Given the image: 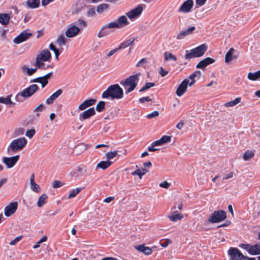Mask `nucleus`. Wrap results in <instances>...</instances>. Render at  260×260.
Masks as SVG:
<instances>
[{"label": "nucleus", "mask_w": 260, "mask_h": 260, "mask_svg": "<svg viewBox=\"0 0 260 260\" xmlns=\"http://www.w3.org/2000/svg\"><path fill=\"white\" fill-rule=\"evenodd\" d=\"M226 217V213L223 210L214 211L208 218L211 223H217L224 220Z\"/></svg>", "instance_id": "obj_6"}, {"label": "nucleus", "mask_w": 260, "mask_h": 260, "mask_svg": "<svg viewBox=\"0 0 260 260\" xmlns=\"http://www.w3.org/2000/svg\"><path fill=\"white\" fill-rule=\"evenodd\" d=\"M10 16L6 13L0 14V23L3 25H7L10 21Z\"/></svg>", "instance_id": "obj_27"}, {"label": "nucleus", "mask_w": 260, "mask_h": 260, "mask_svg": "<svg viewBox=\"0 0 260 260\" xmlns=\"http://www.w3.org/2000/svg\"><path fill=\"white\" fill-rule=\"evenodd\" d=\"M95 114L94 108H90L79 114V119L80 121L89 118Z\"/></svg>", "instance_id": "obj_17"}, {"label": "nucleus", "mask_w": 260, "mask_h": 260, "mask_svg": "<svg viewBox=\"0 0 260 260\" xmlns=\"http://www.w3.org/2000/svg\"><path fill=\"white\" fill-rule=\"evenodd\" d=\"M159 115V112L157 111H154L151 113L147 114V118L151 119Z\"/></svg>", "instance_id": "obj_53"}, {"label": "nucleus", "mask_w": 260, "mask_h": 260, "mask_svg": "<svg viewBox=\"0 0 260 260\" xmlns=\"http://www.w3.org/2000/svg\"><path fill=\"white\" fill-rule=\"evenodd\" d=\"M21 71L23 74H26L28 76H31L34 74L37 71V68H29L26 66H23L21 67Z\"/></svg>", "instance_id": "obj_26"}, {"label": "nucleus", "mask_w": 260, "mask_h": 260, "mask_svg": "<svg viewBox=\"0 0 260 260\" xmlns=\"http://www.w3.org/2000/svg\"><path fill=\"white\" fill-rule=\"evenodd\" d=\"M19 158V155H16L12 157H3L2 161L7 167L9 169L12 168L18 161Z\"/></svg>", "instance_id": "obj_14"}, {"label": "nucleus", "mask_w": 260, "mask_h": 260, "mask_svg": "<svg viewBox=\"0 0 260 260\" xmlns=\"http://www.w3.org/2000/svg\"><path fill=\"white\" fill-rule=\"evenodd\" d=\"M27 140L24 137L19 138L13 140L10 144L7 151L8 154L11 152H16L22 150L27 144Z\"/></svg>", "instance_id": "obj_3"}, {"label": "nucleus", "mask_w": 260, "mask_h": 260, "mask_svg": "<svg viewBox=\"0 0 260 260\" xmlns=\"http://www.w3.org/2000/svg\"><path fill=\"white\" fill-rule=\"evenodd\" d=\"M168 218L173 222H176L178 220H181L183 216L178 211L172 212L168 216Z\"/></svg>", "instance_id": "obj_21"}, {"label": "nucleus", "mask_w": 260, "mask_h": 260, "mask_svg": "<svg viewBox=\"0 0 260 260\" xmlns=\"http://www.w3.org/2000/svg\"><path fill=\"white\" fill-rule=\"evenodd\" d=\"M170 183H168L167 181H165L159 184V186L164 188L166 189H168L170 186Z\"/></svg>", "instance_id": "obj_58"}, {"label": "nucleus", "mask_w": 260, "mask_h": 260, "mask_svg": "<svg viewBox=\"0 0 260 260\" xmlns=\"http://www.w3.org/2000/svg\"><path fill=\"white\" fill-rule=\"evenodd\" d=\"M37 68L39 69H47L48 68H53L54 67L53 64L51 63L50 64L46 65L44 62H41V65L40 67V65L35 64Z\"/></svg>", "instance_id": "obj_48"}, {"label": "nucleus", "mask_w": 260, "mask_h": 260, "mask_svg": "<svg viewBox=\"0 0 260 260\" xmlns=\"http://www.w3.org/2000/svg\"><path fill=\"white\" fill-rule=\"evenodd\" d=\"M233 173L232 172H230L228 174H225L224 175V176L223 177V180H226V179H230V178H231L233 177Z\"/></svg>", "instance_id": "obj_64"}, {"label": "nucleus", "mask_w": 260, "mask_h": 260, "mask_svg": "<svg viewBox=\"0 0 260 260\" xmlns=\"http://www.w3.org/2000/svg\"><path fill=\"white\" fill-rule=\"evenodd\" d=\"M80 31V28L75 24H72L65 32L66 36L69 38L77 36Z\"/></svg>", "instance_id": "obj_10"}, {"label": "nucleus", "mask_w": 260, "mask_h": 260, "mask_svg": "<svg viewBox=\"0 0 260 260\" xmlns=\"http://www.w3.org/2000/svg\"><path fill=\"white\" fill-rule=\"evenodd\" d=\"M254 153L253 151L247 150L243 154V158L244 160L247 161L253 157Z\"/></svg>", "instance_id": "obj_34"}, {"label": "nucleus", "mask_w": 260, "mask_h": 260, "mask_svg": "<svg viewBox=\"0 0 260 260\" xmlns=\"http://www.w3.org/2000/svg\"><path fill=\"white\" fill-rule=\"evenodd\" d=\"M56 43L59 46H63L66 45V39L62 35H59L56 40Z\"/></svg>", "instance_id": "obj_41"}, {"label": "nucleus", "mask_w": 260, "mask_h": 260, "mask_svg": "<svg viewBox=\"0 0 260 260\" xmlns=\"http://www.w3.org/2000/svg\"><path fill=\"white\" fill-rule=\"evenodd\" d=\"M82 190V188L78 187L72 189L69 193L68 198L71 199L75 197Z\"/></svg>", "instance_id": "obj_38"}, {"label": "nucleus", "mask_w": 260, "mask_h": 260, "mask_svg": "<svg viewBox=\"0 0 260 260\" xmlns=\"http://www.w3.org/2000/svg\"><path fill=\"white\" fill-rule=\"evenodd\" d=\"M207 0H196V5L198 7H201L204 5Z\"/></svg>", "instance_id": "obj_62"}, {"label": "nucleus", "mask_w": 260, "mask_h": 260, "mask_svg": "<svg viewBox=\"0 0 260 260\" xmlns=\"http://www.w3.org/2000/svg\"><path fill=\"white\" fill-rule=\"evenodd\" d=\"M35 134V130L34 129H28L26 131L25 135L29 138H31Z\"/></svg>", "instance_id": "obj_51"}, {"label": "nucleus", "mask_w": 260, "mask_h": 260, "mask_svg": "<svg viewBox=\"0 0 260 260\" xmlns=\"http://www.w3.org/2000/svg\"><path fill=\"white\" fill-rule=\"evenodd\" d=\"M235 52V50L233 48H231L228 51V52L225 54V61L226 63L229 62L233 59H235L237 57L236 56L234 55V53Z\"/></svg>", "instance_id": "obj_24"}, {"label": "nucleus", "mask_w": 260, "mask_h": 260, "mask_svg": "<svg viewBox=\"0 0 260 260\" xmlns=\"http://www.w3.org/2000/svg\"><path fill=\"white\" fill-rule=\"evenodd\" d=\"M129 24L126 16L124 15L119 17L116 20L111 21L106 25L110 29H119L127 26Z\"/></svg>", "instance_id": "obj_5"}, {"label": "nucleus", "mask_w": 260, "mask_h": 260, "mask_svg": "<svg viewBox=\"0 0 260 260\" xmlns=\"http://www.w3.org/2000/svg\"><path fill=\"white\" fill-rule=\"evenodd\" d=\"M193 0H186L184 2L178 10L181 13H188L191 12L193 6Z\"/></svg>", "instance_id": "obj_8"}, {"label": "nucleus", "mask_w": 260, "mask_h": 260, "mask_svg": "<svg viewBox=\"0 0 260 260\" xmlns=\"http://www.w3.org/2000/svg\"><path fill=\"white\" fill-rule=\"evenodd\" d=\"M152 100L149 96H145L139 99V101L140 103H144L145 102H150Z\"/></svg>", "instance_id": "obj_61"}, {"label": "nucleus", "mask_w": 260, "mask_h": 260, "mask_svg": "<svg viewBox=\"0 0 260 260\" xmlns=\"http://www.w3.org/2000/svg\"><path fill=\"white\" fill-rule=\"evenodd\" d=\"M118 50H119L118 48H115L113 50L110 51L106 56V58H110L111 56H112L115 53H116Z\"/></svg>", "instance_id": "obj_59"}, {"label": "nucleus", "mask_w": 260, "mask_h": 260, "mask_svg": "<svg viewBox=\"0 0 260 260\" xmlns=\"http://www.w3.org/2000/svg\"><path fill=\"white\" fill-rule=\"evenodd\" d=\"M249 254L252 255H258L260 254V244H256L250 246Z\"/></svg>", "instance_id": "obj_25"}, {"label": "nucleus", "mask_w": 260, "mask_h": 260, "mask_svg": "<svg viewBox=\"0 0 260 260\" xmlns=\"http://www.w3.org/2000/svg\"><path fill=\"white\" fill-rule=\"evenodd\" d=\"M171 137L169 136H164L160 139L163 145L171 141Z\"/></svg>", "instance_id": "obj_50"}, {"label": "nucleus", "mask_w": 260, "mask_h": 260, "mask_svg": "<svg viewBox=\"0 0 260 260\" xmlns=\"http://www.w3.org/2000/svg\"><path fill=\"white\" fill-rule=\"evenodd\" d=\"M247 78L249 80L252 81L260 80V70L254 73H249L247 75Z\"/></svg>", "instance_id": "obj_30"}, {"label": "nucleus", "mask_w": 260, "mask_h": 260, "mask_svg": "<svg viewBox=\"0 0 260 260\" xmlns=\"http://www.w3.org/2000/svg\"><path fill=\"white\" fill-rule=\"evenodd\" d=\"M207 49V46L202 44L198 47L191 49L190 51L186 50L184 58L189 60L192 58H197L203 56Z\"/></svg>", "instance_id": "obj_4"}, {"label": "nucleus", "mask_w": 260, "mask_h": 260, "mask_svg": "<svg viewBox=\"0 0 260 260\" xmlns=\"http://www.w3.org/2000/svg\"><path fill=\"white\" fill-rule=\"evenodd\" d=\"M200 72L197 71L194 73H192L189 76L188 78V84L189 86H192L195 82L194 78L198 75H200Z\"/></svg>", "instance_id": "obj_37"}, {"label": "nucleus", "mask_w": 260, "mask_h": 260, "mask_svg": "<svg viewBox=\"0 0 260 260\" xmlns=\"http://www.w3.org/2000/svg\"><path fill=\"white\" fill-rule=\"evenodd\" d=\"M118 154V151H114L111 152H109L106 153L105 156L106 158L108 160H110V159H113L115 157L117 156Z\"/></svg>", "instance_id": "obj_43"}, {"label": "nucleus", "mask_w": 260, "mask_h": 260, "mask_svg": "<svg viewBox=\"0 0 260 260\" xmlns=\"http://www.w3.org/2000/svg\"><path fill=\"white\" fill-rule=\"evenodd\" d=\"M136 249L146 255H150L152 252V250L150 247L143 245H139L136 247Z\"/></svg>", "instance_id": "obj_28"}, {"label": "nucleus", "mask_w": 260, "mask_h": 260, "mask_svg": "<svg viewBox=\"0 0 260 260\" xmlns=\"http://www.w3.org/2000/svg\"><path fill=\"white\" fill-rule=\"evenodd\" d=\"M95 102L96 100L94 99H90L86 100L79 106L78 109L81 111L84 110L88 107L93 105Z\"/></svg>", "instance_id": "obj_20"}, {"label": "nucleus", "mask_w": 260, "mask_h": 260, "mask_svg": "<svg viewBox=\"0 0 260 260\" xmlns=\"http://www.w3.org/2000/svg\"><path fill=\"white\" fill-rule=\"evenodd\" d=\"M38 89V86L36 84H32L21 92L23 98H29Z\"/></svg>", "instance_id": "obj_13"}, {"label": "nucleus", "mask_w": 260, "mask_h": 260, "mask_svg": "<svg viewBox=\"0 0 260 260\" xmlns=\"http://www.w3.org/2000/svg\"><path fill=\"white\" fill-rule=\"evenodd\" d=\"M215 61L214 59L210 57H207L200 61L197 65L196 68L198 69H204L207 66L214 63Z\"/></svg>", "instance_id": "obj_19"}, {"label": "nucleus", "mask_w": 260, "mask_h": 260, "mask_svg": "<svg viewBox=\"0 0 260 260\" xmlns=\"http://www.w3.org/2000/svg\"><path fill=\"white\" fill-rule=\"evenodd\" d=\"M194 26H191L186 30L180 31L176 36V39L177 40H181L184 39L187 36L192 34L193 31L195 30Z\"/></svg>", "instance_id": "obj_18"}, {"label": "nucleus", "mask_w": 260, "mask_h": 260, "mask_svg": "<svg viewBox=\"0 0 260 260\" xmlns=\"http://www.w3.org/2000/svg\"><path fill=\"white\" fill-rule=\"evenodd\" d=\"M135 40V39L133 38L124 41L120 44L119 46L118 47V49L120 50L127 48L129 46L132 45L134 42Z\"/></svg>", "instance_id": "obj_29"}, {"label": "nucleus", "mask_w": 260, "mask_h": 260, "mask_svg": "<svg viewBox=\"0 0 260 260\" xmlns=\"http://www.w3.org/2000/svg\"><path fill=\"white\" fill-rule=\"evenodd\" d=\"M112 163V162L111 161L108 160L106 161H101L96 166V168H100L103 170H105L108 168L109 166H110Z\"/></svg>", "instance_id": "obj_31"}, {"label": "nucleus", "mask_w": 260, "mask_h": 260, "mask_svg": "<svg viewBox=\"0 0 260 260\" xmlns=\"http://www.w3.org/2000/svg\"><path fill=\"white\" fill-rule=\"evenodd\" d=\"M155 85L154 83L148 82L146 83L140 90L139 92H143Z\"/></svg>", "instance_id": "obj_46"}, {"label": "nucleus", "mask_w": 260, "mask_h": 260, "mask_svg": "<svg viewBox=\"0 0 260 260\" xmlns=\"http://www.w3.org/2000/svg\"><path fill=\"white\" fill-rule=\"evenodd\" d=\"M111 33L110 28L108 27V26L105 24L102 27L100 31L98 34V37L99 38H103L105 36L109 35Z\"/></svg>", "instance_id": "obj_23"}, {"label": "nucleus", "mask_w": 260, "mask_h": 260, "mask_svg": "<svg viewBox=\"0 0 260 260\" xmlns=\"http://www.w3.org/2000/svg\"><path fill=\"white\" fill-rule=\"evenodd\" d=\"M87 15L88 17L95 16L96 15V13L94 8L89 9L87 11Z\"/></svg>", "instance_id": "obj_52"}, {"label": "nucleus", "mask_w": 260, "mask_h": 260, "mask_svg": "<svg viewBox=\"0 0 260 260\" xmlns=\"http://www.w3.org/2000/svg\"><path fill=\"white\" fill-rule=\"evenodd\" d=\"M250 244H241L239 247L243 249L246 250L249 253V249L250 248Z\"/></svg>", "instance_id": "obj_56"}, {"label": "nucleus", "mask_w": 260, "mask_h": 260, "mask_svg": "<svg viewBox=\"0 0 260 260\" xmlns=\"http://www.w3.org/2000/svg\"><path fill=\"white\" fill-rule=\"evenodd\" d=\"M51 58V53L47 49L42 50L37 56L35 64L41 65V62L48 61Z\"/></svg>", "instance_id": "obj_7"}, {"label": "nucleus", "mask_w": 260, "mask_h": 260, "mask_svg": "<svg viewBox=\"0 0 260 260\" xmlns=\"http://www.w3.org/2000/svg\"><path fill=\"white\" fill-rule=\"evenodd\" d=\"M32 34L28 32V30H25L22 31L17 37L14 38L13 42L15 44H20L28 40Z\"/></svg>", "instance_id": "obj_9"}, {"label": "nucleus", "mask_w": 260, "mask_h": 260, "mask_svg": "<svg viewBox=\"0 0 260 260\" xmlns=\"http://www.w3.org/2000/svg\"><path fill=\"white\" fill-rule=\"evenodd\" d=\"M18 208V203L14 202L11 203L5 208L4 213L7 217H9L13 215L17 210Z\"/></svg>", "instance_id": "obj_15"}, {"label": "nucleus", "mask_w": 260, "mask_h": 260, "mask_svg": "<svg viewBox=\"0 0 260 260\" xmlns=\"http://www.w3.org/2000/svg\"><path fill=\"white\" fill-rule=\"evenodd\" d=\"M40 3V0L27 1L26 2V5L28 6V8L31 9H35L39 6Z\"/></svg>", "instance_id": "obj_32"}, {"label": "nucleus", "mask_w": 260, "mask_h": 260, "mask_svg": "<svg viewBox=\"0 0 260 260\" xmlns=\"http://www.w3.org/2000/svg\"><path fill=\"white\" fill-rule=\"evenodd\" d=\"M241 100V97L237 98L233 101H232L231 102H227V103H225L224 106L226 107H234V106H236V105H237L238 104H239Z\"/></svg>", "instance_id": "obj_39"}, {"label": "nucleus", "mask_w": 260, "mask_h": 260, "mask_svg": "<svg viewBox=\"0 0 260 260\" xmlns=\"http://www.w3.org/2000/svg\"><path fill=\"white\" fill-rule=\"evenodd\" d=\"M48 198L46 194H43L39 198L37 202V205L39 207H42L46 203Z\"/></svg>", "instance_id": "obj_36"}, {"label": "nucleus", "mask_w": 260, "mask_h": 260, "mask_svg": "<svg viewBox=\"0 0 260 260\" xmlns=\"http://www.w3.org/2000/svg\"><path fill=\"white\" fill-rule=\"evenodd\" d=\"M146 173V170L145 169L142 170L141 172L140 170L138 169L132 173V175H138L140 179H142V176Z\"/></svg>", "instance_id": "obj_44"}, {"label": "nucleus", "mask_w": 260, "mask_h": 260, "mask_svg": "<svg viewBox=\"0 0 260 260\" xmlns=\"http://www.w3.org/2000/svg\"><path fill=\"white\" fill-rule=\"evenodd\" d=\"M143 10V7L141 5H139L136 8L127 12L126 15L129 19L132 20L138 17L142 13Z\"/></svg>", "instance_id": "obj_11"}, {"label": "nucleus", "mask_w": 260, "mask_h": 260, "mask_svg": "<svg viewBox=\"0 0 260 260\" xmlns=\"http://www.w3.org/2000/svg\"><path fill=\"white\" fill-rule=\"evenodd\" d=\"M61 186V182L59 181H54L52 184V186L53 188H58Z\"/></svg>", "instance_id": "obj_63"}, {"label": "nucleus", "mask_w": 260, "mask_h": 260, "mask_svg": "<svg viewBox=\"0 0 260 260\" xmlns=\"http://www.w3.org/2000/svg\"><path fill=\"white\" fill-rule=\"evenodd\" d=\"M62 92V90L61 89H58L56 92L51 95L53 98L56 99Z\"/></svg>", "instance_id": "obj_57"}, {"label": "nucleus", "mask_w": 260, "mask_h": 260, "mask_svg": "<svg viewBox=\"0 0 260 260\" xmlns=\"http://www.w3.org/2000/svg\"><path fill=\"white\" fill-rule=\"evenodd\" d=\"M102 96L103 99L110 98L111 99L119 100L123 96V91L118 84H113L103 92Z\"/></svg>", "instance_id": "obj_1"}, {"label": "nucleus", "mask_w": 260, "mask_h": 260, "mask_svg": "<svg viewBox=\"0 0 260 260\" xmlns=\"http://www.w3.org/2000/svg\"><path fill=\"white\" fill-rule=\"evenodd\" d=\"M140 73L131 75L124 80H122L120 82V84L124 87L125 90V93L133 91L137 86L139 81Z\"/></svg>", "instance_id": "obj_2"}, {"label": "nucleus", "mask_w": 260, "mask_h": 260, "mask_svg": "<svg viewBox=\"0 0 260 260\" xmlns=\"http://www.w3.org/2000/svg\"><path fill=\"white\" fill-rule=\"evenodd\" d=\"M22 238H23L22 236H20L17 237L14 240H13L12 241L10 242V244L11 245H15L17 243L19 242L22 239Z\"/></svg>", "instance_id": "obj_54"}, {"label": "nucleus", "mask_w": 260, "mask_h": 260, "mask_svg": "<svg viewBox=\"0 0 260 260\" xmlns=\"http://www.w3.org/2000/svg\"><path fill=\"white\" fill-rule=\"evenodd\" d=\"M109 8V5L107 4H102L97 6L96 11L98 13L101 14L104 11L107 10Z\"/></svg>", "instance_id": "obj_40"}, {"label": "nucleus", "mask_w": 260, "mask_h": 260, "mask_svg": "<svg viewBox=\"0 0 260 260\" xmlns=\"http://www.w3.org/2000/svg\"><path fill=\"white\" fill-rule=\"evenodd\" d=\"M228 254L232 260H242L244 255L237 248H230L228 250Z\"/></svg>", "instance_id": "obj_12"}, {"label": "nucleus", "mask_w": 260, "mask_h": 260, "mask_svg": "<svg viewBox=\"0 0 260 260\" xmlns=\"http://www.w3.org/2000/svg\"><path fill=\"white\" fill-rule=\"evenodd\" d=\"M39 83L41 84L42 87L44 88L48 84V82L43 77H39Z\"/></svg>", "instance_id": "obj_55"}, {"label": "nucleus", "mask_w": 260, "mask_h": 260, "mask_svg": "<svg viewBox=\"0 0 260 260\" xmlns=\"http://www.w3.org/2000/svg\"><path fill=\"white\" fill-rule=\"evenodd\" d=\"M188 84V79H184L178 87L176 93L178 96H182L186 91Z\"/></svg>", "instance_id": "obj_16"}, {"label": "nucleus", "mask_w": 260, "mask_h": 260, "mask_svg": "<svg viewBox=\"0 0 260 260\" xmlns=\"http://www.w3.org/2000/svg\"><path fill=\"white\" fill-rule=\"evenodd\" d=\"M164 58L166 61L173 60L176 61L177 60V57L172 53L168 51L164 53Z\"/></svg>", "instance_id": "obj_35"}, {"label": "nucleus", "mask_w": 260, "mask_h": 260, "mask_svg": "<svg viewBox=\"0 0 260 260\" xmlns=\"http://www.w3.org/2000/svg\"><path fill=\"white\" fill-rule=\"evenodd\" d=\"M74 24H75L76 26L78 25L77 26L79 27L81 30L87 25V22L82 19H79Z\"/></svg>", "instance_id": "obj_42"}, {"label": "nucleus", "mask_w": 260, "mask_h": 260, "mask_svg": "<svg viewBox=\"0 0 260 260\" xmlns=\"http://www.w3.org/2000/svg\"><path fill=\"white\" fill-rule=\"evenodd\" d=\"M84 169L79 166L72 170L70 173L71 176L75 178H78L82 176L83 174Z\"/></svg>", "instance_id": "obj_22"}, {"label": "nucleus", "mask_w": 260, "mask_h": 260, "mask_svg": "<svg viewBox=\"0 0 260 260\" xmlns=\"http://www.w3.org/2000/svg\"><path fill=\"white\" fill-rule=\"evenodd\" d=\"M11 95H9L6 98L0 97V103L6 105H14L15 104L11 100Z\"/></svg>", "instance_id": "obj_33"}, {"label": "nucleus", "mask_w": 260, "mask_h": 260, "mask_svg": "<svg viewBox=\"0 0 260 260\" xmlns=\"http://www.w3.org/2000/svg\"><path fill=\"white\" fill-rule=\"evenodd\" d=\"M31 189L37 193H39L41 191L40 186L37 184L35 182L30 184Z\"/></svg>", "instance_id": "obj_45"}, {"label": "nucleus", "mask_w": 260, "mask_h": 260, "mask_svg": "<svg viewBox=\"0 0 260 260\" xmlns=\"http://www.w3.org/2000/svg\"><path fill=\"white\" fill-rule=\"evenodd\" d=\"M105 103L103 101H100L96 106V110L98 112H102L105 109Z\"/></svg>", "instance_id": "obj_49"}, {"label": "nucleus", "mask_w": 260, "mask_h": 260, "mask_svg": "<svg viewBox=\"0 0 260 260\" xmlns=\"http://www.w3.org/2000/svg\"><path fill=\"white\" fill-rule=\"evenodd\" d=\"M147 59L145 58H143L141 59L136 64V66L137 67L142 66L144 64H145L147 62Z\"/></svg>", "instance_id": "obj_60"}, {"label": "nucleus", "mask_w": 260, "mask_h": 260, "mask_svg": "<svg viewBox=\"0 0 260 260\" xmlns=\"http://www.w3.org/2000/svg\"><path fill=\"white\" fill-rule=\"evenodd\" d=\"M171 243L172 241L168 239H162L159 241V244L164 248L167 247Z\"/></svg>", "instance_id": "obj_47"}]
</instances>
